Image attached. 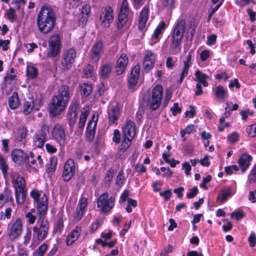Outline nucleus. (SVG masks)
Returning <instances> with one entry per match:
<instances>
[{
  "label": "nucleus",
  "mask_w": 256,
  "mask_h": 256,
  "mask_svg": "<svg viewBox=\"0 0 256 256\" xmlns=\"http://www.w3.org/2000/svg\"><path fill=\"white\" fill-rule=\"evenodd\" d=\"M30 196L36 205L38 214L36 226L32 228L33 235L39 241H42L46 238L49 230L48 222L45 217L48 208V198L44 192L36 190H32Z\"/></svg>",
  "instance_id": "nucleus-1"
},
{
  "label": "nucleus",
  "mask_w": 256,
  "mask_h": 256,
  "mask_svg": "<svg viewBox=\"0 0 256 256\" xmlns=\"http://www.w3.org/2000/svg\"><path fill=\"white\" fill-rule=\"evenodd\" d=\"M70 92L69 86L62 85L58 88L57 94L52 97L49 105V112L53 116L59 115L64 110L70 100Z\"/></svg>",
  "instance_id": "nucleus-2"
},
{
  "label": "nucleus",
  "mask_w": 256,
  "mask_h": 256,
  "mask_svg": "<svg viewBox=\"0 0 256 256\" xmlns=\"http://www.w3.org/2000/svg\"><path fill=\"white\" fill-rule=\"evenodd\" d=\"M56 15L54 10L49 6L42 7L37 18L39 30L44 34L50 32L56 24Z\"/></svg>",
  "instance_id": "nucleus-3"
},
{
  "label": "nucleus",
  "mask_w": 256,
  "mask_h": 256,
  "mask_svg": "<svg viewBox=\"0 0 256 256\" xmlns=\"http://www.w3.org/2000/svg\"><path fill=\"white\" fill-rule=\"evenodd\" d=\"M185 28V20L182 18H179L176 22L172 33L170 50L173 54H177L180 51V45Z\"/></svg>",
  "instance_id": "nucleus-4"
},
{
  "label": "nucleus",
  "mask_w": 256,
  "mask_h": 256,
  "mask_svg": "<svg viewBox=\"0 0 256 256\" xmlns=\"http://www.w3.org/2000/svg\"><path fill=\"white\" fill-rule=\"evenodd\" d=\"M10 176L12 179V184L14 188L16 202L22 204L25 200L26 192L24 188L26 181L23 176L16 172H12L10 174Z\"/></svg>",
  "instance_id": "nucleus-5"
},
{
  "label": "nucleus",
  "mask_w": 256,
  "mask_h": 256,
  "mask_svg": "<svg viewBox=\"0 0 256 256\" xmlns=\"http://www.w3.org/2000/svg\"><path fill=\"white\" fill-rule=\"evenodd\" d=\"M49 132V126L46 124H43L40 130L35 132L32 138L33 146L35 148H42L44 146Z\"/></svg>",
  "instance_id": "nucleus-6"
},
{
  "label": "nucleus",
  "mask_w": 256,
  "mask_h": 256,
  "mask_svg": "<svg viewBox=\"0 0 256 256\" xmlns=\"http://www.w3.org/2000/svg\"><path fill=\"white\" fill-rule=\"evenodd\" d=\"M51 135L60 146L63 147L66 144V136L64 126L57 123L54 124L51 132Z\"/></svg>",
  "instance_id": "nucleus-7"
},
{
  "label": "nucleus",
  "mask_w": 256,
  "mask_h": 256,
  "mask_svg": "<svg viewBox=\"0 0 256 256\" xmlns=\"http://www.w3.org/2000/svg\"><path fill=\"white\" fill-rule=\"evenodd\" d=\"M61 49V38L58 34L52 35L48 40V56L56 57L60 54Z\"/></svg>",
  "instance_id": "nucleus-8"
},
{
  "label": "nucleus",
  "mask_w": 256,
  "mask_h": 256,
  "mask_svg": "<svg viewBox=\"0 0 256 256\" xmlns=\"http://www.w3.org/2000/svg\"><path fill=\"white\" fill-rule=\"evenodd\" d=\"M22 222L20 218L8 224L7 228V235L10 240H14L20 237L22 233Z\"/></svg>",
  "instance_id": "nucleus-9"
},
{
  "label": "nucleus",
  "mask_w": 256,
  "mask_h": 256,
  "mask_svg": "<svg viewBox=\"0 0 256 256\" xmlns=\"http://www.w3.org/2000/svg\"><path fill=\"white\" fill-rule=\"evenodd\" d=\"M108 192H105L98 197L97 200L98 208H100L104 212L110 211L114 205L115 198L112 196L108 198Z\"/></svg>",
  "instance_id": "nucleus-10"
},
{
  "label": "nucleus",
  "mask_w": 256,
  "mask_h": 256,
  "mask_svg": "<svg viewBox=\"0 0 256 256\" xmlns=\"http://www.w3.org/2000/svg\"><path fill=\"white\" fill-rule=\"evenodd\" d=\"M163 88L160 85L156 86L152 90V98L149 102L150 109L154 110L160 106L162 98Z\"/></svg>",
  "instance_id": "nucleus-11"
},
{
  "label": "nucleus",
  "mask_w": 256,
  "mask_h": 256,
  "mask_svg": "<svg viewBox=\"0 0 256 256\" xmlns=\"http://www.w3.org/2000/svg\"><path fill=\"white\" fill-rule=\"evenodd\" d=\"M130 12V11L127 0H123L118 16V28H122L126 24Z\"/></svg>",
  "instance_id": "nucleus-12"
},
{
  "label": "nucleus",
  "mask_w": 256,
  "mask_h": 256,
  "mask_svg": "<svg viewBox=\"0 0 256 256\" xmlns=\"http://www.w3.org/2000/svg\"><path fill=\"white\" fill-rule=\"evenodd\" d=\"M79 102L76 100L72 101L69 106L67 113V119L70 128L74 127L77 120L76 110L79 106Z\"/></svg>",
  "instance_id": "nucleus-13"
},
{
  "label": "nucleus",
  "mask_w": 256,
  "mask_h": 256,
  "mask_svg": "<svg viewBox=\"0 0 256 256\" xmlns=\"http://www.w3.org/2000/svg\"><path fill=\"white\" fill-rule=\"evenodd\" d=\"M76 53L74 48H70L65 50L62 54V64L64 68L68 69L71 67L74 61Z\"/></svg>",
  "instance_id": "nucleus-14"
},
{
  "label": "nucleus",
  "mask_w": 256,
  "mask_h": 256,
  "mask_svg": "<svg viewBox=\"0 0 256 256\" xmlns=\"http://www.w3.org/2000/svg\"><path fill=\"white\" fill-rule=\"evenodd\" d=\"M101 24L104 27H108L114 20L113 10L111 7L106 6L102 10L100 16Z\"/></svg>",
  "instance_id": "nucleus-15"
},
{
  "label": "nucleus",
  "mask_w": 256,
  "mask_h": 256,
  "mask_svg": "<svg viewBox=\"0 0 256 256\" xmlns=\"http://www.w3.org/2000/svg\"><path fill=\"white\" fill-rule=\"evenodd\" d=\"M76 170L74 162L72 159H68L64 166L62 178L64 181L68 182L74 176Z\"/></svg>",
  "instance_id": "nucleus-16"
},
{
  "label": "nucleus",
  "mask_w": 256,
  "mask_h": 256,
  "mask_svg": "<svg viewBox=\"0 0 256 256\" xmlns=\"http://www.w3.org/2000/svg\"><path fill=\"white\" fill-rule=\"evenodd\" d=\"M120 112L118 104L116 103L114 105H110L108 110V118L110 125L116 124Z\"/></svg>",
  "instance_id": "nucleus-17"
},
{
  "label": "nucleus",
  "mask_w": 256,
  "mask_h": 256,
  "mask_svg": "<svg viewBox=\"0 0 256 256\" xmlns=\"http://www.w3.org/2000/svg\"><path fill=\"white\" fill-rule=\"evenodd\" d=\"M98 120V115H92L91 119L88 122L86 127V138L88 142H92L94 140L96 133L97 121Z\"/></svg>",
  "instance_id": "nucleus-18"
},
{
  "label": "nucleus",
  "mask_w": 256,
  "mask_h": 256,
  "mask_svg": "<svg viewBox=\"0 0 256 256\" xmlns=\"http://www.w3.org/2000/svg\"><path fill=\"white\" fill-rule=\"evenodd\" d=\"M122 136L134 138L136 136V128L134 122L127 118L126 122L122 126Z\"/></svg>",
  "instance_id": "nucleus-19"
},
{
  "label": "nucleus",
  "mask_w": 256,
  "mask_h": 256,
  "mask_svg": "<svg viewBox=\"0 0 256 256\" xmlns=\"http://www.w3.org/2000/svg\"><path fill=\"white\" fill-rule=\"evenodd\" d=\"M104 44L102 40H98L95 42L92 47L91 58L92 62H97L99 61L101 55L104 52Z\"/></svg>",
  "instance_id": "nucleus-20"
},
{
  "label": "nucleus",
  "mask_w": 256,
  "mask_h": 256,
  "mask_svg": "<svg viewBox=\"0 0 256 256\" xmlns=\"http://www.w3.org/2000/svg\"><path fill=\"white\" fill-rule=\"evenodd\" d=\"M149 12L150 8L148 6H146L144 7L140 12L138 20V30L141 31L144 30L146 28L148 18Z\"/></svg>",
  "instance_id": "nucleus-21"
},
{
  "label": "nucleus",
  "mask_w": 256,
  "mask_h": 256,
  "mask_svg": "<svg viewBox=\"0 0 256 256\" xmlns=\"http://www.w3.org/2000/svg\"><path fill=\"white\" fill-rule=\"evenodd\" d=\"M193 53V50H190L186 56V60L183 61L184 68L182 71L179 80L180 83H181L183 81L184 78L188 75L190 68L192 64Z\"/></svg>",
  "instance_id": "nucleus-22"
},
{
  "label": "nucleus",
  "mask_w": 256,
  "mask_h": 256,
  "mask_svg": "<svg viewBox=\"0 0 256 256\" xmlns=\"http://www.w3.org/2000/svg\"><path fill=\"white\" fill-rule=\"evenodd\" d=\"M156 55L152 51H146L143 60L144 69L146 72L150 71L154 66Z\"/></svg>",
  "instance_id": "nucleus-23"
},
{
  "label": "nucleus",
  "mask_w": 256,
  "mask_h": 256,
  "mask_svg": "<svg viewBox=\"0 0 256 256\" xmlns=\"http://www.w3.org/2000/svg\"><path fill=\"white\" fill-rule=\"evenodd\" d=\"M140 67V64L135 66L131 70L130 75L128 79V86L130 89L134 90L139 78Z\"/></svg>",
  "instance_id": "nucleus-24"
},
{
  "label": "nucleus",
  "mask_w": 256,
  "mask_h": 256,
  "mask_svg": "<svg viewBox=\"0 0 256 256\" xmlns=\"http://www.w3.org/2000/svg\"><path fill=\"white\" fill-rule=\"evenodd\" d=\"M12 158L15 163L20 164L29 160V156L20 149H14L12 152Z\"/></svg>",
  "instance_id": "nucleus-25"
},
{
  "label": "nucleus",
  "mask_w": 256,
  "mask_h": 256,
  "mask_svg": "<svg viewBox=\"0 0 256 256\" xmlns=\"http://www.w3.org/2000/svg\"><path fill=\"white\" fill-rule=\"evenodd\" d=\"M88 206V198L82 197L78 202V206L74 214V219L76 222L80 221L84 216V210Z\"/></svg>",
  "instance_id": "nucleus-26"
},
{
  "label": "nucleus",
  "mask_w": 256,
  "mask_h": 256,
  "mask_svg": "<svg viewBox=\"0 0 256 256\" xmlns=\"http://www.w3.org/2000/svg\"><path fill=\"white\" fill-rule=\"evenodd\" d=\"M128 62L126 54L122 53L117 60L116 66V72L118 75H120L125 70Z\"/></svg>",
  "instance_id": "nucleus-27"
},
{
  "label": "nucleus",
  "mask_w": 256,
  "mask_h": 256,
  "mask_svg": "<svg viewBox=\"0 0 256 256\" xmlns=\"http://www.w3.org/2000/svg\"><path fill=\"white\" fill-rule=\"evenodd\" d=\"M252 157L248 154H243L238 160V164L242 173H244L250 164Z\"/></svg>",
  "instance_id": "nucleus-28"
},
{
  "label": "nucleus",
  "mask_w": 256,
  "mask_h": 256,
  "mask_svg": "<svg viewBox=\"0 0 256 256\" xmlns=\"http://www.w3.org/2000/svg\"><path fill=\"white\" fill-rule=\"evenodd\" d=\"M82 232V228L80 226H76L75 228L72 230L68 236L66 238V244L68 246L72 245L78 238Z\"/></svg>",
  "instance_id": "nucleus-29"
},
{
  "label": "nucleus",
  "mask_w": 256,
  "mask_h": 256,
  "mask_svg": "<svg viewBox=\"0 0 256 256\" xmlns=\"http://www.w3.org/2000/svg\"><path fill=\"white\" fill-rule=\"evenodd\" d=\"M166 28V24L164 22L162 21L160 22L152 36V39L154 43L159 41L162 37V34Z\"/></svg>",
  "instance_id": "nucleus-30"
},
{
  "label": "nucleus",
  "mask_w": 256,
  "mask_h": 256,
  "mask_svg": "<svg viewBox=\"0 0 256 256\" xmlns=\"http://www.w3.org/2000/svg\"><path fill=\"white\" fill-rule=\"evenodd\" d=\"M89 107L87 106H84L82 110L78 122V128L82 130L85 126V124L88 116L89 115Z\"/></svg>",
  "instance_id": "nucleus-31"
},
{
  "label": "nucleus",
  "mask_w": 256,
  "mask_h": 256,
  "mask_svg": "<svg viewBox=\"0 0 256 256\" xmlns=\"http://www.w3.org/2000/svg\"><path fill=\"white\" fill-rule=\"evenodd\" d=\"M194 76L196 78L194 80L197 82L198 83L202 84L205 87L208 86V82L206 80L209 78V76H208L202 72L200 70L196 71L195 72Z\"/></svg>",
  "instance_id": "nucleus-32"
},
{
  "label": "nucleus",
  "mask_w": 256,
  "mask_h": 256,
  "mask_svg": "<svg viewBox=\"0 0 256 256\" xmlns=\"http://www.w3.org/2000/svg\"><path fill=\"white\" fill-rule=\"evenodd\" d=\"M215 95L217 98L224 101L228 97V90L222 86H218L216 88Z\"/></svg>",
  "instance_id": "nucleus-33"
},
{
  "label": "nucleus",
  "mask_w": 256,
  "mask_h": 256,
  "mask_svg": "<svg viewBox=\"0 0 256 256\" xmlns=\"http://www.w3.org/2000/svg\"><path fill=\"white\" fill-rule=\"evenodd\" d=\"M112 64L110 62L103 64L100 68V76L103 78H106L111 72Z\"/></svg>",
  "instance_id": "nucleus-34"
},
{
  "label": "nucleus",
  "mask_w": 256,
  "mask_h": 256,
  "mask_svg": "<svg viewBox=\"0 0 256 256\" xmlns=\"http://www.w3.org/2000/svg\"><path fill=\"white\" fill-rule=\"evenodd\" d=\"M26 76L30 79H34L38 74V70L34 64H30L26 68Z\"/></svg>",
  "instance_id": "nucleus-35"
},
{
  "label": "nucleus",
  "mask_w": 256,
  "mask_h": 256,
  "mask_svg": "<svg viewBox=\"0 0 256 256\" xmlns=\"http://www.w3.org/2000/svg\"><path fill=\"white\" fill-rule=\"evenodd\" d=\"M81 95L82 97H87L92 92V85L90 84L84 83L80 86Z\"/></svg>",
  "instance_id": "nucleus-36"
},
{
  "label": "nucleus",
  "mask_w": 256,
  "mask_h": 256,
  "mask_svg": "<svg viewBox=\"0 0 256 256\" xmlns=\"http://www.w3.org/2000/svg\"><path fill=\"white\" fill-rule=\"evenodd\" d=\"M20 101L18 97V94L14 92L12 96L9 98L8 104L10 108L14 110L20 105Z\"/></svg>",
  "instance_id": "nucleus-37"
},
{
  "label": "nucleus",
  "mask_w": 256,
  "mask_h": 256,
  "mask_svg": "<svg viewBox=\"0 0 256 256\" xmlns=\"http://www.w3.org/2000/svg\"><path fill=\"white\" fill-rule=\"evenodd\" d=\"M132 139L122 136V141L118 148V150L123 152H126L131 145Z\"/></svg>",
  "instance_id": "nucleus-38"
},
{
  "label": "nucleus",
  "mask_w": 256,
  "mask_h": 256,
  "mask_svg": "<svg viewBox=\"0 0 256 256\" xmlns=\"http://www.w3.org/2000/svg\"><path fill=\"white\" fill-rule=\"evenodd\" d=\"M232 189L230 188L222 190L217 198V202L220 203L223 202L226 198L231 194Z\"/></svg>",
  "instance_id": "nucleus-39"
},
{
  "label": "nucleus",
  "mask_w": 256,
  "mask_h": 256,
  "mask_svg": "<svg viewBox=\"0 0 256 256\" xmlns=\"http://www.w3.org/2000/svg\"><path fill=\"white\" fill-rule=\"evenodd\" d=\"M29 100L25 102L23 108V112L26 115L30 114L32 108H34V100L30 98H28Z\"/></svg>",
  "instance_id": "nucleus-40"
},
{
  "label": "nucleus",
  "mask_w": 256,
  "mask_h": 256,
  "mask_svg": "<svg viewBox=\"0 0 256 256\" xmlns=\"http://www.w3.org/2000/svg\"><path fill=\"white\" fill-rule=\"evenodd\" d=\"M248 182L250 184H256V163L250 171L248 178Z\"/></svg>",
  "instance_id": "nucleus-41"
},
{
  "label": "nucleus",
  "mask_w": 256,
  "mask_h": 256,
  "mask_svg": "<svg viewBox=\"0 0 256 256\" xmlns=\"http://www.w3.org/2000/svg\"><path fill=\"white\" fill-rule=\"evenodd\" d=\"M8 166L6 162L5 159L2 156H0V169L2 170L4 176L6 178L8 174Z\"/></svg>",
  "instance_id": "nucleus-42"
},
{
  "label": "nucleus",
  "mask_w": 256,
  "mask_h": 256,
  "mask_svg": "<svg viewBox=\"0 0 256 256\" xmlns=\"http://www.w3.org/2000/svg\"><path fill=\"white\" fill-rule=\"evenodd\" d=\"M28 130L24 127H22L19 128L17 140L18 142H23L25 140L26 136L27 135Z\"/></svg>",
  "instance_id": "nucleus-43"
},
{
  "label": "nucleus",
  "mask_w": 256,
  "mask_h": 256,
  "mask_svg": "<svg viewBox=\"0 0 256 256\" xmlns=\"http://www.w3.org/2000/svg\"><path fill=\"white\" fill-rule=\"evenodd\" d=\"M57 160L56 158H52L50 163L47 166V171L48 172H54L56 168Z\"/></svg>",
  "instance_id": "nucleus-44"
},
{
  "label": "nucleus",
  "mask_w": 256,
  "mask_h": 256,
  "mask_svg": "<svg viewBox=\"0 0 256 256\" xmlns=\"http://www.w3.org/2000/svg\"><path fill=\"white\" fill-rule=\"evenodd\" d=\"M246 131L248 136L251 138L256 137V124L248 126Z\"/></svg>",
  "instance_id": "nucleus-45"
},
{
  "label": "nucleus",
  "mask_w": 256,
  "mask_h": 256,
  "mask_svg": "<svg viewBox=\"0 0 256 256\" xmlns=\"http://www.w3.org/2000/svg\"><path fill=\"white\" fill-rule=\"evenodd\" d=\"M12 209L8 207L5 209L4 212H0V220H4L6 219H10L11 218V213Z\"/></svg>",
  "instance_id": "nucleus-46"
},
{
  "label": "nucleus",
  "mask_w": 256,
  "mask_h": 256,
  "mask_svg": "<svg viewBox=\"0 0 256 256\" xmlns=\"http://www.w3.org/2000/svg\"><path fill=\"white\" fill-rule=\"evenodd\" d=\"M2 194L4 196V200L6 202H12V192L7 188H4Z\"/></svg>",
  "instance_id": "nucleus-47"
},
{
  "label": "nucleus",
  "mask_w": 256,
  "mask_h": 256,
  "mask_svg": "<svg viewBox=\"0 0 256 256\" xmlns=\"http://www.w3.org/2000/svg\"><path fill=\"white\" fill-rule=\"evenodd\" d=\"M177 58H176L172 56L168 57L166 60V66L167 68L172 69L174 67Z\"/></svg>",
  "instance_id": "nucleus-48"
},
{
  "label": "nucleus",
  "mask_w": 256,
  "mask_h": 256,
  "mask_svg": "<svg viewBox=\"0 0 256 256\" xmlns=\"http://www.w3.org/2000/svg\"><path fill=\"white\" fill-rule=\"evenodd\" d=\"M176 0H164L162 6L167 10H172L174 8Z\"/></svg>",
  "instance_id": "nucleus-49"
},
{
  "label": "nucleus",
  "mask_w": 256,
  "mask_h": 256,
  "mask_svg": "<svg viewBox=\"0 0 256 256\" xmlns=\"http://www.w3.org/2000/svg\"><path fill=\"white\" fill-rule=\"evenodd\" d=\"M48 248V244L43 243L36 250L38 256H43Z\"/></svg>",
  "instance_id": "nucleus-50"
},
{
  "label": "nucleus",
  "mask_w": 256,
  "mask_h": 256,
  "mask_svg": "<svg viewBox=\"0 0 256 256\" xmlns=\"http://www.w3.org/2000/svg\"><path fill=\"white\" fill-rule=\"evenodd\" d=\"M244 216L242 211H234L231 213L230 216L232 218H235L237 220L244 218Z\"/></svg>",
  "instance_id": "nucleus-51"
},
{
  "label": "nucleus",
  "mask_w": 256,
  "mask_h": 256,
  "mask_svg": "<svg viewBox=\"0 0 256 256\" xmlns=\"http://www.w3.org/2000/svg\"><path fill=\"white\" fill-rule=\"evenodd\" d=\"M93 71L94 68L90 64L86 66L84 69V74L87 78L92 76L93 74Z\"/></svg>",
  "instance_id": "nucleus-52"
},
{
  "label": "nucleus",
  "mask_w": 256,
  "mask_h": 256,
  "mask_svg": "<svg viewBox=\"0 0 256 256\" xmlns=\"http://www.w3.org/2000/svg\"><path fill=\"white\" fill-rule=\"evenodd\" d=\"M170 111L174 116H176L178 114L181 112L182 108L179 106L178 102H175L173 106L170 108Z\"/></svg>",
  "instance_id": "nucleus-53"
},
{
  "label": "nucleus",
  "mask_w": 256,
  "mask_h": 256,
  "mask_svg": "<svg viewBox=\"0 0 256 256\" xmlns=\"http://www.w3.org/2000/svg\"><path fill=\"white\" fill-rule=\"evenodd\" d=\"M9 142L10 139L8 138H4L2 140V150L6 152H7L9 151Z\"/></svg>",
  "instance_id": "nucleus-54"
},
{
  "label": "nucleus",
  "mask_w": 256,
  "mask_h": 256,
  "mask_svg": "<svg viewBox=\"0 0 256 256\" xmlns=\"http://www.w3.org/2000/svg\"><path fill=\"white\" fill-rule=\"evenodd\" d=\"M250 247H254L256 245V235L254 232H252L248 238Z\"/></svg>",
  "instance_id": "nucleus-55"
},
{
  "label": "nucleus",
  "mask_w": 256,
  "mask_h": 256,
  "mask_svg": "<svg viewBox=\"0 0 256 256\" xmlns=\"http://www.w3.org/2000/svg\"><path fill=\"white\" fill-rule=\"evenodd\" d=\"M190 192H188L186 194V196L188 198H192L197 195L198 190L196 186H194L191 188Z\"/></svg>",
  "instance_id": "nucleus-56"
},
{
  "label": "nucleus",
  "mask_w": 256,
  "mask_h": 256,
  "mask_svg": "<svg viewBox=\"0 0 256 256\" xmlns=\"http://www.w3.org/2000/svg\"><path fill=\"white\" fill-rule=\"evenodd\" d=\"M217 36L215 34H212L210 36H208L207 37L206 44L208 46H212L214 44L216 40Z\"/></svg>",
  "instance_id": "nucleus-57"
},
{
  "label": "nucleus",
  "mask_w": 256,
  "mask_h": 256,
  "mask_svg": "<svg viewBox=\"0 0 256 256\" xmlns=\"http://www.w3.org/2000/svg\"><path fill=\"white\" fill-rule=\"evenodd\" d=\"M172 194V193L170 190H168L160 192V196L164 197L166 201L168 200L171 198Z\"/></svg>",
  "instance_id": "nucleus-58"
},
{
  "label": "nucleus",
  "mask_w": 256,
  "mask_h": 256,
  "mask_svg": "<svg viewBox=\"0 0 256 256\" xmlns=\"http://www.w3.org/2000/svg\"><path fill=\"white\" fill-rule=\"evenodd\" d=\"M120 134L118 130H115L114 132V136L112 138L113 141L116 144H118L120 142Z\"/></svg>",
  "instance_id": "nucleus-59"
},
{
  "label": "nucleus",
  "mask_w": 256,
  "mask_h": 256,
  "mask_svg": "<svg viewBox=\"0 0 256 256\" xmlns=\"http://www.w3.org/2000/svg\"><path fill=\"white\" fill-rule=\"evenodd\" d=\"M134 169L136 172L140 174L145 172L146 168L143 164H139L135 166Z\"/></svg>",
  "instance_id": "nucleus-60"
},
{
  "label": "nucleus",
  "mask_w": 256,
  "mask_h": 256,
  "mask_svg": "<svg viewBox=\"0 0 256 256\" xmlns=\"http://www.w3.org/2000/svg\"><path fill=\"white\" fill-rule=\"evenodd\" d=\"M15 10L12 8H10L6 12L8 18L11 21H14L15 18L14 16Z\"/></svg>",
  "instance_id": "nucleus-61"
},
{
  "label": "nucleus",
  "mask_w": 256,
  "mask_h": 256,
  "mask_svg": "<svg viewBox=\"0 0 256 256\" xmlns=\"http://www.w3.org/2000/svg\"><path fill=\"white\" fill-rule=\"evenodd\" d=\"M182 168L184 170L186 174V176H189L192 169L190 164L188 162H184L182 164Z\"/></svg>",
  "instance_id": "nucleus-62"
},
{
  "label": "nucleus",
  "mask_w": 256,
  "mask_h": 256,
  "mask_svg": "<svg viewBox=\"0 0 256 256\" xmlns=\"http://www.w3.org/2000/svg\"><path fill=\"white\" fill-rule=\"evenodd\" d=\"M24 46L27 49V52L28 53L32 52L34 49L38 48L37 44L34 42L24 44Z\"/></svg>",
  "instance_id": "nucleus-63"
},
{
  "label": "nucleus",
  "mask_w": 256,
  "mask_h": 256,
  "mask_svg": "<svg viewBox=\"0 0 256 256\" xmlns=\"http://www.w3.org/2000/svg\"><path fill=\"white\" fill-rule=\"evenodd\" d=\"M228 140L230 142H234L238 140V134L237 132H234L228 136Z\"/></svg>",
  "instance_id": "nucleus-64"
}]
</instances>
